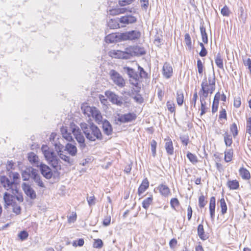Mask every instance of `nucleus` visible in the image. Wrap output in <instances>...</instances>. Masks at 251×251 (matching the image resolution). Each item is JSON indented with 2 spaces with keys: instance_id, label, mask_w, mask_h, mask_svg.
I'll return each mask as SVG.
<instances>
[{
  "instance_id": "16",
  "label": "nucleus",
  "mask_w": 251,
  "mask_h": 251,
  "mask_svg": "<svg viewBox=\"0 0 251 251\" xmlns=\"http://www.w3.org/2000/svg\"><path fill=\"white\" fill-rule=\"evenodd\" d=\"M35 169L29 167L25 169V170L22 172V176L24 181H27L31 177L34 172Z\"/></svg>"
},
{
  "instance_id": "28",
  "label": "nucleus",
  "mask_w": 251,
  "mask_h": 251,
  "mask_svg": "<svg viewBox=\"0 0 251 251\" xmlns=\"http://www.w3.org/2000/svg\"><path fill=\"white\" fill-rule=\"evenodd\" d=\"M239 174L243 179L249 180L251 178L249 171L244 167L241 168L239 170Z\"/></svg>"
},
{
  "instance_id": "64",
  "label": "nucleus",
  "mask_w": 251,
  "mask_h": 251,
  "mask_svg": "<svg viewBox=\"0 0 251 251\" xmlns=\"http://www.w3.org/2000/svg\"><path fill=\"white\" fill-rule=\"evenodd\" d=\"M110 221H111V217L110 216H106L105 217H104V219L103 221V225L104 226H108L110 225Z\"/></svg>"
},
{
  "instance_id": "5",
  "label": "nucleus",
  "mask_w": 251,
  "mask_h": 251,
  "mask_svg": "<svg viewBox=\"0 0 251 251\" xmlns=\"http://www.w3.org/2000/svg\"><path fill=\"white\" fill-rule=\"evenodd\" d=\"M0 182L4 189L10 190L13 195H16L18 193L16 184H15L13 181H10L7 176H0Z\"/></svg>"
},
{
  "instance_id": "26",
  "label": "nucleus",
  "mask_w": 251,
  "mask_h": 251,
  "mask_svg": "<svg viewBox=\"0 0 251 251\" xmlns=\"http://www.w3.org/2000/svg\"><path fill=\"white\" fill-rule=\"evenodd\" d=\"M16 195H13L12 194V195L10 194L9 193L7 192H5L3 196V200L5 202V206H9L11 205L13 199L14 198H15V196Z\"/></svg>"
},
{
  "instance_id": "52",
  "label": "nucleus",
  "mask_w": 251,
  "mask_h": 251,
  "mask_svg": "<svg viewBox=\"0 0 251 251\" xmlns=\"http://www.w3.org/2000/svg\"><path fill=\"white\" fill-rule=\"evenodd\" d=\"M180 139L181 140V142L182 144L186 146H187L189 141V136L187 135H181L180 137Z\"/></svg>"
},
{
  "instance_id": "49",
  "label": "nucleus",
  "mask_w": 251,
  "mask_h": 251,
  "mask_svg": "<svg viewBox=\"0 0 251 251\" xmlns=\"http://www.w3.org/2000/svg\"><path fill=\"white\" fill-rule=\"evenodd\" d=\"M197 68L199 74L200 75L202 74L203 71L204 67L203 63L202 62L200 59H198L197 60Z\"/></svg>"
},
{
  "instance_id": "61",
  "label": "nucleus",
  "mask_w": 251,
  "mask_h": 251,
  "mask_svg": "<svg viewBox=\"0 0 251 251\" xmlns=\"http://www.w3.org/2000/svg\"><path fill=\"white\" fill-rule=\"evenodd\" d=\"M246 132L251 135V118L247 119Z\"/></svg>"
},
{
  "instance_id": "31",
  "label": "nucleus",
  "mask_w": 251,
  "mask_h": 251,
  "mask_svg": "<svg viewBox=\"0 0 251 251\" xmlns=\"http://www.w3.org/2000/svg\"><path fill=\"white\" fill-rule=\"evenodd\" d=\"M215 62L217 67L222 70H224L223 60L220 52L218 53L215 58Z\"/></svg>"
},
{
  "instance_id": "48",
  "label": "nucleus",
  "mask_w": 251,
  "mask_h": 251,
  "mask_svg": "<svg viewBox=\"0 0 251 251\" xmlns=\"http://www.w3.org/2000/svg\"><path fill=\"white\" fill-rule=\"evenodd\" d=\"M185 42L186 46L191 49L192 48L191 38L189 33L185 34Z\"/></svg>"
},
{
  "instance_id": "34",
  "label": "nucleus",
  "mask_w": 251,
  "mask_h": 251,
  "mask_svg": "<svg viewBox=\"0 0 251 251\" xmlns=\"http://www.w3.org/2000/svg\"><path fill=\"white\" fill-rule=\"evenodd\" d=\"M134 56H140L146 54V51L143 48L139 46H134Z\"/></svg>"
},
{
  "instance_id": "41",
  "label": "nucleus",
  "mask_w": 251,
  "mask_h": 251,
  "mask_svg": "<svg viewBox=\"0 0 251 251\" xmlns=\"http://www.w3.org/2000/svg\"><path fill=\"white\" fill-rule=\"evenodd\" d=\"M152 197H148L145 199L142 202V207L145 209H148L152 203Z\"/></svg>"
},
{
  "instance_id": "10",
  "label": "nucleus",
  "mask_w": 251,
  "mask_h": 251,
  "mask_svg": "<svg viewBox=\"0 0 251 251\" xmlns=\"http://www.w3.org/2000/svg\"><path fill=\"white\" fill-rule=\"evenodd\" d=\"M111 79L113 82L119 87H123L125 85V81L122 76L117 72L112 70L109 72Z\"/></svg>"
},
{
  "instance_id": "23",
  "label": "nucleus",
  "mask_w": 251,
  "mask_h": 251,
  "mask_svg": "<svg viewBox=\"0 0 251 251\" xmlns=\"http://www.w3.org/2000/svg\"><path fill=\"white\" fill-rule=\"evenodd\" d=\"M149 187V182L147 178L143 179L142 183L140 184L138 188V194L140 196L143 194Z\"/></svg>"
},
{
  "instance_id": "4",
  "label": "nucleus",
  "mask_w": 251,
  "mask_h": 251,
  "mask_svg": "<svg viewBox=\"0 0 251 251\" xmlns=\"http://www.w3.org/2000/svg\"><path fill=\"white\" fill-rule=\"evenodd\" d=\"M208 84L207 78L206 77L203 79L201 84V89L200 92H202V88L207 92V95L209 93L212 94L215 89V75L213 71L212 75H209Z\"/></svg>"
},
{
  "instance_id": "14",
  "label": "nucleus",
  "mask_w": 251,
  "mask_h": 251,
  "mask_svg": "<svg viewBox=\"0 0 251 251\" xmlns=\"http://www.w3.org/2000/svg\"><path fill=\"white\" fill-rule=\"evenodd\" d=\"M118 21L123 25L122 26H125L126 25L135 23L137 21V18L131 15H126L120 18H118Z\"/></svg>"
},
{
  "instance_id": "51",
  "label": "nucleus",
  "mask_w": 251,
  "mask_h": 251,
  "mask_svg": "<svg viewBox=\"0 0 251 251\" xmlns=\"http://www.w3.org/2000/svg\"><path fill=\"white\" fill-rule=\"evenodd\" d=\"M54 146L55 151L57 152L58 155L59 153H62L63 152L62 150L64 148V146L61 144L59 142L55 143Z\"/></svg>"
},
{
  "instance_id": "55",
  "label": "nucleus",
  "mask_w": 251,
  "mask_h": 251,
  "mask_svg": "<svg viewBox=\"0 0 251 251\" xmlns=\"http://www.w3.org/2000/svg\"><path fill=\"white\" fill-rule=\"evenodd\" d=\"M84 240L82 238L79 239L78 240L74 241L72 245L74 247H82L84 245Z\"/></svg>"
},
{
  "instance_id": "44",
  "label": "nucleus",
  "mask_w": 251,
  "mask_h": 251,
  "mask_svg": "<svg viewBox=\"0 0 251 251\" xmlns=\"http://www.w3.org/2000/svg\"><path fill=\"white\" fill-rule=\"evenodd\" d=\"M220 207L221 208V212L222 214H225L227 211V206L225 200L224 198H222L220 201Z\"/></svg>"
},
{
  "instance_id": "30",
  "label": "nucleus",
  "mask_w": 251,
  "mask_h": 251,
  "mask_svg": "<svg viewBox=\"0 0 251 251\" xmlns=\"http://www.w3.org/2000/svg\"><path fill=\"white\" fill-rule=\"evenodd\" d=\"M95 108V107L83 105L81 107V109L85 115H87L88 117H90Z\"/></svg>"
},
{
  "instance_id": "36",
  "label": "nucleus",
  "mask_w": 251,
  "mask_h": 251,
  "mask_svg": "<svg viewBox=\"0 0 251 251\" xmlns=\"http://www.w3.org/2000/svg\"><path fill=\"white\" fill-rule=\"evenodd\" d=\"M176 101L178 105H181L183 103L184 96L181 90H178L176 92Z\"/></svg>"
},
{
  "instance_id": "37",
  "label": "nucleus",
  "mask_w": 251,
  "mask_h": 251,
  "mask_svg": "<svg viewBox=\"0 0 251 251\" xmlns=\"http://www.w3.org/2000/svg\"><path fill=\"white\" fill-rule=\"evenodd\" d=\"M119 22V21H118V18L116 19H111L108 23V25L110 28L112 29L119 28L120 26Z\"/></svg>"
},
{
  "instance_id": "62",
  "label": "nucleus",
  "mask_w": 251,
  "mask_h": 251,
  "mask_svg": "<svg viewBox=\"0 0 251 251\" xmlns=\"http://www.w3.org/2000/svg\"><path fill=\"white\" fill-rule=\"evenodd\" d=\"M12 177L13 180L12 181H13L15 184H16L17 185L18 182H17V180H18L20 178V175L17 172H14L12 173Z\"/></svg>"
},
{
  "instance_id": "45",
  "label": "nucleus",
  "mask_w": 251,
  "mask_h": 251,
  "mask_svg": "<svg viewBox=\"0 0 251 251\" xmlns=\"http://www.w3.org/2000/svg\"><path fill=\"white\" fill-rule=\"evenodd\" d=\"M187 157L190 161L193 164L196 163L198 161L197 156L190 152H188L187 154Z\"/></svg>"
},
{
  "instance_id": "47",
  "label": "nucleus",
  "mask_w": 251,
  "mask_h": 251,
  "mask_svg": "<svg viewBox=\"0 0 251 251\" xmlns=\"http://www.w3.org/2000/svg\"><path fill=\"white\" fill-rule=\"evenodd\" d=\"M138 70L139 71V78L141 77V78H148V73L145 71V70H144V69L141 67V66H138Z\"/></svg>"
},
{
  "instance_id": "42",
  "label": "nucleus",
  "mask_w": 251,
  "mask_h": 251,
  "mask_svg": "<svg viewBox=\"0 0 251 251\" xmlns=\"http://www.w3.org/2000/svg\"><path fill=\"white\" fill-rule=\"evenodd\" d=\"M117 36L115 33H112L106 36L105 40L107 43H112L117 41Z\"/></svg>"
},
{
  "instance_id": "15",
  "label": "nucleus",
  "mask_w": 251,
  "mask_h": 251,
  "mask_svg": "<svg viewBox=\"0 0 251 251\" xmlns=\"http://www.w3.org/2000/svg\"><path fill=\"white\" fill-rule=\"evenodd\" d=\"M39 167L41 173L44 177L47 179H50L52 177V172L51 169L48 166L41 163Z\"/></svg>"
},
{
  "instance_id": "20",
  "label": "nucleus",
  "mask_w": 251,
  "mask_h": 251,
  "mask_svg": "<svg viewBox=\"0 0 251 251\" xmlns=\"http://www.w3.org/2000/svg\"><path fill=\"white\" fill-rule=\"evenodd\" d=\"M216 206V199L215 197H212L210 198L209 202V211L210 218L212 220L215 218V210Z\"/></svg>"
},
{
  "instance_id": "53",
  "label": "nucleus",
  "mask_w": 251,
  "mask_h": 251,
  "mask_svg": "<svg viewBox=\"0 0 251 251\" xmlns=\"http://www.w3.org/2000/svg\"><path fill=\"white\" fill-rule=\"evenodd\" d=\"M170 204L171 207L175 209L176 206H177L179 204V202L177 198H172L170 201Z\"/></svg>"
},
{
  "instance_id": "54",
  "label": "nucleus",
  "mask_w": 251,
  "mask_h": 251,
  "mask_svg": "<svg viewBox=\"0 0 251 251\" xmlns=\"http://www.w3.org/2000/svg\"><path fill=\"white\" fill-rule=\"evenodd\" d=\"M200 46L201 48V50L199 53L201 57H204L207 55V51L206 49L204 47V45L202 43H200Z\"/></svg>"
},
{
  "instance_id": "27",
  "label": "nucleus",
  "mask_w": 251,
  "mask_h": 251,
  "mask_svg": "<svg viewBox=\"0 0 251 251\" xmlns=\"http://www.w3.org/2000/svg\"><path fill=\"white\" fill-rule=\"evenodd\" d=\"M61 132L63 137L67 141L70 142L73 140L71 133L68 132L66 127H62L61 128Z\"/></svg>"
},
{
  "instance_id": "29",
  "label": "nucleus",
  "mask_w": 251,
  "mask_h": 251,
  "mask_svg": "<svg viewBox=\"0 0 251 251\" xmlns=\"http://www.w3.org/2000/svg\"><path fill=\"white\" fill-rule=\"evenodd\" d=\"M158 188L161 194L164 197L168 196L170 193V189L166 185H160Z\"/></svg>"
},
{
  "instance_id": "50",
  "label": "nucleus",
  "mask_w": 251,
  "mask_h": 251,
  "mask_svg": "<svg viewBox=\"0 0 251 251\" xmlns=\"http://www.w3.org/2000/svg\"><path fill=\"white\" fill-rule=\"evenodd\" d=\"M157 146V143L154 140H152L151 143V148L153 156L156 155V148Z\"/></svg>"
},
{
  "instance_id": "17",
  "label": "nucleus",
  "mask_w": 251,
  "mask_h": 251,
  "mask_svg": "<svg viewBox=\"0 0 251 251\" xmlns=\"http://www.w3.org/2000/svg\"><path fill=\"white\" fill-rule=\"evenodd\" d=\"M64 150L72 156H75L77 151L76 146L69 143L66 144Z\"/></svg>"
},
{
  "instance_id": "8",
  "label": "nucleus",
  "mask_w": 251,
  "mask_h": 251,
  "mask_svg": "<svg viewBox=\"0 0 251 251\" xmlns=\"http://www.w3.org/2000/svg\"><path fill=\"white\" fill-rule=\"evenodd\" d=\"M141 33L138 30H133L121 33L120 35V39L122 40H135L140 38Z\"/></svg>"
},
{
  "instance_id": "25",
  "label": "nucleus",
  "mask_w": 251,
  "mask_h": 251,
  "mask_svg": "<svg viewBox=\"0 0 251 251\" xmlns=\"http://www.w3.org/2000/svg\"><path fill=\"white\" fill-rule=\"evenodd\" d=\"M165 140L166 143L165 145V148L166 152L169 155H173L174 154V147L173 142L170 139Z\"/></svg>"
},
{
  "instance_id": "43",
  "label": "nucleus",
  "mask_w": 251,
  "mask_h": 251,
  "mask_svg": "<svg viewBox=\"0 0 251 251\" xmlns=\"http://www.w3.org/2000/svg\"><path fill=\"white\" fill-rule=\"evenodd\" d=\"M230 131L232 133L233 137L235 138L238 133L237 126L236 123H234L230 126Z\"/></svg>"
},
{
  "instance_id": "32",
  "label": "nucleus",
  "mask_w": 251,
  "mask_h": 251,
  "mask_svg": "<svg viewBox=\"0 0 251 251\" xmlns=\"http://www.w3.org/2000/svg\"><path fill=\"white\" fill-rule=\"evenodd\" d=\"M58 156L62 160H64L69 165H72L73 164L74 159L71 158L70 156L64 154L63 152L62 153H59Z\"/></svg>"
},
{
  "instance_id": "11",
  "label": "nucleus",
  "mask_w": 251,
  "mask_h": 251,
  "mask_svg": "<svg viewBox=\"0 0 251 251\" xmlns=\"http://www.w3.org/2000/svg\"><path fill=\"white\" fill-rule=\"evenodd\" d=\"M105 95L112 103L120 106H121L123 105V99L122 97H120L110 91H106L105 92Z\"/></svg>"
},
{
  "instance_id": "59",
  "label": "nucleus",
  "mask_w": 251,
  "mask_h": 251,
  "mask_svg": "<svg viewBox=\"0 0 251 251\" xmlns=\"http://www.w3.org/2000/svg\"><path fill=\"white\" fill-rule=\"evenodd\" d=\"M135 0H119V4L121 6L131 4Z\"/></svg>"
},
{
  "instance_id": "7",
  "label": "nucleus",
  "mask_w": 251,
  "mask_h": 251,
  "mask_svg": "<svg viewBox=\"0 0 251 251\" xmlns=\"http://www.w3.org/2000/svg\"><path fill=\"white\" fill-rule=\"evenodd\" d=\"M74 135L75 139L79 144V147L81 150L84 151L86 148V145L85 143V138L81 130L77 126L73 128L72 130Z\"/></svg>"
},
{
  "instance_id": "58",
  "label": "nucleus",
  "mask_w": 251,
  "mask_h": 251,
  "mask_svg": "<svg viewBox=\"0 0 251 251\" xmlns=\"http://www.w3.org/2000/svg\"><path fill=\"white\" fill-rule=\"evenodd\" d=\"M28 234L27 232H26L25 230L21 231L18 235L19 238L21 240H25L28 237Z\"/></svg>"
},
{
  "instance_id": "39",
  "label": "nucleus",
  "mask_w": 251,
  "mask_h": 251,
  "mask_svg": "<svg viewBox=\"0 0 251 251\" xmlns=\"http://www.w3.org/2000/svg\"><path fill=\"white\" fill-rule=\"evenodd\" d=\"M200 30L202 41L204 43H207L208 37L206 32L205 28L203 26V25H201L200 26Z\"/></svg>"
},
{
  "instance_id": "3",
  "label": "nucleus",
  "mask_w": 251,
  "mask_h": 251,
  "mask_svg": "<svg viewBox=\"0 0 251 251\" xmlns=\"http://www.w3.org/2000/svg\"><path fill=\"white\" fill-rule=\"evenodd\" d=\"M124 70L129 77L130 83L136 89L135 91L139 92L141 89L139 75L137 72L129 67H125Z\"/></svg>"
},
{
  "instance_id": "57",
  "label": "nucleus",
  "mask_w": 251,
  "mask_h": 251,
  "mask_svg": "<svg viewBox=\"0 0 251 251\" xmlns=\"http://www.w3.org/2000/svg\"><path fill=\"white\" fill-rule=\"evenodd\" d=\"M103 246V242L101 239H98L95 240L93 247L95 248H101Z\"/></svg>"
},
{
  "instance_id": "22",
  "label": "nucleus",
  "mask_w": 251,
  "mask_h": 251,
  "mask_svg": "<svg viewBox=\"0 0 251 251\" xmlns=\"http://www.w3.org/2000/svg\"><path fill=\"white\" fill-rule=\"evenodd\" d=\"M102 124L104 133L107 135H111L112 132V127L110 123L107 120H105Z\"/></svg>"
},
{
  "instance_id": "2",
  "label": "nucleus",
  "mask_w": 251,
  "mask_h": 251,
  "mask_svg": "<svg viewBox=\"0 0 251 251\" xmlns=\"http://www.w3.org/2000/svg\"><path fill=\"white\" fill-rule=\"evenodd\" d=\"M41 149L46 159L50 166L56 169L60 167V160L53 151L50 150L48 146L44 145L42 146Z\"/></svg>"
},
{
  "instance_id": "40",
  "label": "nucleus",
  "mask_w": 251,
  "mask_h": 251,
  "mask_svg": "<svg viewBox=\"0 0 251 251\" xmlns=\"http://www.w3.org/2000/svg\"><path fill=\"white\" fill-rule=\"evenodd\" d=\"M126 9L124 8H118L112 9L109 11L110 15H117L120 14L124 13L126 12Z\"/></svg>"
},
{
  "instance_id": "6",
  "label": "nucleus",
  "mask_w": 251,
  "mask_h": 251,
  "mask_svg": "<svg viewBox=\"0 0 251 251\" xmlns=\"http://www.w3.org/2000/svg\"><path fill=\"white\" fill-rule=\"evenodd\" d=\"M136 117V115L134 113L125 114L119 113L115 117V121L116 124L129 123L135 120Z\"/></svg>"
},
{
  "instance_id": "46",
  "label": "nucleus",
  "mask_w": 251,
  "mask_h": 251,
  "mask_svg": "<svg viewBox=\"0 0 251 251\" xmlns=\"http://www.w3.org/2000/svg\"><path fill=\"white\" fill-rule=\"evenodd\" d=\"M207 203L203 195H201L199 198V205L201 208L204 207Z\"/></svg>"
},
{
  "instance_id": "24",
  "label": "nucleus",
  "mask_w": 251,
  "mask_h": 251,
  "mask_svg": "<svg viewBox=\"0 0 251 251\" xmlns=\"http://www.w3.org/2000/svg\"><path fill=\"white\" fill-rule=\"evenodd\" d=\"M198 235L200 238L202 240H206L208 238L207 234H205L203 226L202 224H200L198 226Z\"/></svg>"
},
{
  "instance_id": "1",
  "label": "nucleus",
  "mask_w": 251,
  "mask_h": 251,
  "mask_svg": "<svg viewBox=\"0 0 251 251\" xmlns=\"http://www.w3.org/2000/svg\"><path fill=\"white\" fill-rule=\"evenodd\" d=\"M80 127L87 139L95 141L96 139L101 140L102 134L98 127L94 124L88 125L85 123L80 124Z\"/></svg>"
},
{
  "instance_id": "33",
  "label": "nucleus",
  "mask_w": 251,
  "mask_h": 251,
  "mask_svg": "<svg viewBox=\"0 0 251 251\" xmlns=\"http://www.w3.org/2000/svg\"><path fill=\"white\" fill-rule=\"evenodd\" d=\"M227 185L230 189L236 190L239 187V183L236 180H228L227 182Z\"/></svg>"
},
{
  "instance_id": "9",
  "label": "nucleus",
  "mask_w": 251,
  "mask_h": 251,
  "mask_svg": "<svg viewBox=\"0 0 251 251\" xmlns=\"http://www.w3.org/2000/svg\"><path fill=\"white\" fill-rule=\"evenodd\" d=\"M115 57L122 59H129L134 56V46H130L126 48L125 51L117 50L115 53Z\"/></svg>"
},
{
  "instance_id": "35",
  "label": "nucleus",
  "mask_w": 251,
  "mask_h": 251,
  "mask_svg": "<svg viewBox=\"0 0 251 251\" xmlns=\"http://www.w3.org/2000/svg\"><path fill=\"white\" fill-rule=\"evenodd\" d=\"M224 135V142L226 146L229 147L232 144V139L231 135L226 132Z\"/></svg>"
},
{
  "instance_id": "19",
  "label": "nucleus",
  "mask_w": 251,
  "mask_h": 251,
  "mask_svg": "<svg viewBox=\"0 0 251 251\" xmlns=\"http://www.w3.org/2000/svg\"><path fill=\"white\" fill-rule=\"evenodd\" d=\"M33 174L31 176V178L34 181L35 183L40 187L44 188L45 187V185L43 182L42 181L41 179V177L38 174V170L35 169L34 172H33Z\"/></svg>"
},
{
  "instance_id": "56",
  "label": "nucleus",
  "mask_w": 251,
  "mask_h": 251,
  "mask_svg": "<svg viewBox=\"0 0 251 251\" xmlns=\"http://www.w3.org/2000/svg\"><path fill=\"white\" fill-rule=\"evenodd\" d=\"M87 201L90 206L94 205L96 203L95 197L94 195L89 197L88 196L87 197Z\"/></svg>"
},
{
  "instance_id": "60",
  "label": "nucleus",
  "mask_w": 251,
  "mask_h": 251,
  "mask_svg": "<svg viewBox=\"0 0 251 251\" xmlns=\"http://www.w3.org/2000/svg\"><path fill=\"white\" fill-rule=\"evenodd\" d=\"M167 107L168 110L170 111L171 113L175 112V104L172 102L168 101L167 102Z\"/></svg>"
},
{
  "instance_id": "21",
  "label": "nucleus",
  "mask_w": 251,
  "mask_h": 251,
  "mask_svg": "<svg viewBox=\"0 0 251 251\" xmlns=\"http://www.w3.org/2000/svg\"><path fill=\"white\" fill-rule=\"evenodd\" d=\"M28 159L30 163L36 167H39L41 163L39 162L38 156L32 152L28 153Z\"/></svg>"
},
{
  "instance_id": "18",
  "label": "nucleus",
  "mask_w": 251,
  "mask_h": 251,
  "mask_svg": "<svg viewBox=\"0 0 251 251\" xmlns=\"http://www.w3.org/2000/svg\"><path fill=\"white\" fill-rule=\"evenodd\" d=\"M173 74V68L169 63H165L163 66V74L165 77L170 78Z\"/></svg>"
},
{
  "instance_id": "12",
  "label": "nucleus",
  "mask_w": 251,
  "mask_h": 251,
  "mask_svg": "<svg viewBox=\"0 0 251 251\" xmlns=\"http://www.w3.org/2000/svg\"><path fill=\"white\" fill-rule=\"evenodd\" d=\"M199 95L200 98V101L201 104V115H203L206 112V101L205 99L208 97L207 92L203 88L202 90V92H199Z\"/></svg>"
},
{
  "instance_id": "63",
  "label": "nucleus",
  "mask_w": 251,
  "mask_h": 251,
  "mask_svg": "<svg viewBox=\"0 0 251 251\" xmlns=\"http://www.w3.org/2000/svg\"><path fill=\"white\" fill-rule=\"evenodd\" d=\"M221 14L224 16H228L229 15V10L227 6L225 5L221 9Z\"/></svg>"
},
{
  "instance_id": "38",
  "label": "nucleus",
  "mask_w": 251,
  "mask_h": 251,
  "mask_svg": "<svg viewBox=\"0 0 251 251\" xmlns=\"http://www.w3.org/2000/svg\"><path fill=\"white\" fill-rule=\"evenodd\" d=\"M233 151L231 149L227 150L225 152V160L226 162H230L232 158Z\"/></svg>"
},
{
  "instance_id": "13",
  "label": "nucleus",
  "mask_w": 251,
  "mask_h": 251,
  "mask_svg": "<svg viewBox=\"0 0 251 251\" xmlns=\"http://www.w3.org/2000/svg\"><path fill=\"white\" fill-rule=\"evenodd\" d=\"M22 187L25 193L31 200H34L36 198V192L31 186L26 183H23Z\"/></svg>"
}]
</instances>
